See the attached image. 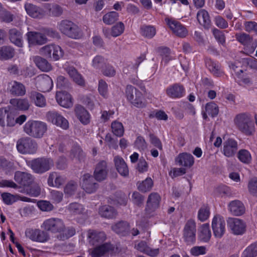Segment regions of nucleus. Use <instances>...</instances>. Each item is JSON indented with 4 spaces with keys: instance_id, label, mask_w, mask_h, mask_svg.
<instances>
[{
    "instance_id": "nucleus-13",
    "label": "nucleus",
    "mask_w": 257,
    "mask_h": 257,
    "mask_svg": "<svg viewBox=\"0 0 257 257\" xmlns=\"http://www.w3.org/2000/svg\"><path fill=\"white\" fill-rule=\"evenodd\" d=\"M35 84L38 89L42 92H48L53 87L52 80L46 74L38 76L35 79Z\"/></svg>"
},
{
    "instance_id": "nucleus-53",
    "label": "nucleus",
    "mask_w": 257,
    "mask_h": 257,
    "mask_svg": "<svg viewBox=\"0 0 257 257\" xmlns=\"http://www.w3.org/2000/svg\"><path fill=\"white\" fill-rule=\"evenodd\" d=\"M48 10L49 16L55 17H60L63 12V9L57 4L49 6Z\"/></svg>"
},
{
    "instance_id": "nucleus-34",
    "label": "nucleus",
    "mask_w": 257,
    "mask_h": 257,
    "mask_svg": "<svg viewBox=\"0 0 257 257\" xmlns=\"http://www.w3.org/2000/svg\"><path fill=\"white\" fill-rule=\"evenodd\" d=\"M197 18L199 24L205 28H208L211 24V20L208 13L205 10L201 9L197 14Z\"/></svg>"
},
{
    "instance_id": "nucleus-20",
    "label": "nucleus",
    "mask_w": 257,
    "mask_h": 257,
    "mask_svg": "<svg viewBox=\"0 0 257 257\" xmlns=\"http://www.w3.org/2000/svg\"><path fill=\"white\" fill-rule=\"evenodd\" d=\"M55 97L58 103L63 107L69 108L73 105L71 95L66 91H57Z\"/></svg>"
},
{
    "instance_id": "nucleus-14",
    "label": "nucleus",
    "mask_w": 257,
    "mask_h": 257,
    "mask_svg": "<svg viewBox=\"0 0 257 257\" xmlns=\"http://www.w3.org/2000/svg\"><path fill=\"white\" fill-rule=\"evenodd\" d=\"M115 248V247L113 244L105 243L92 248L90 254L92 257H102L112 253Z\"/></svg>"
},
{
    "instance_id": "nucleus-59",
    "label": "nucleus",
    "mask_w": 257,
    "mask_h": 257,
    "mask_svg": "<svg viewBox=\"0 0 257 257\" xmlns=\"http://www.w3.org/2000/svg\"><path fill=\"white\" fill-rule=\"evenodd\" d=\"M51 199L54 203H59L63 198V194L62 192L57 190H52L50 192Z\"/></svg>"
},
{
    "instance_id": "nucleus-37",
    "label": "nucleus",
    "mask_w": 257,
    "mask_h": 257,
    "mask_svg": "<svg viewBox=\"0 0 257 257\" xmlns=\"http://www.w3.org/2000/svg\"><path fill=\"white\" fill-rule=\"evenodd\" d=\"M30 98L34 101L35 105L40 107L46 105V100L44 96L40 93L33 91L30 93Z\"/></svg>"
},
{
    "instance_id": "nucleus-31",
    "label": "nucleus",
    "mask_w": 257,
    "mask_h": 257,
    "mask_svg": "<svg viewBox=\"0 0 257 257\" xmlns=\"http://www.w3.org/2000/svg\"><path fill=\"white\" fill-rule=\"evenodd\" d=\"M184 89L183 86L178 84H174L166 89L167 94L171 98H180L183 96Z\"/></svg>"
},
{
    "instance_id": "nucleus-29",
    "label": "nucleus",
    "mask_w": 257,
    "mask_h": 257,
    "mask_svg": "<svg viewBox=\"0 0 257 257\" xmlns=\"http://www.w3.org/2000/svg\"><path fill=\"white\" fill-rule=\"evenodd\" d=\"M87 236L89 239V242L92 244L97 243H101L106 239V235L103 232H97L94 230H89Z\"/></svg>"
},
{
    "instance_id": "nucleus-38",
    "label": "nucleus",
    "mask_w": 257,
    "mask_h": 257,
    "mask_svg": "<svg viewBox=\"0 0 257 257\" xmlns=\"http://www.w3.org/2000/svg\"><path fill=\"white\" fill-rule=\"evenodd\" d=\"M206 66L209 71L216 77H220L223 72L220 69L219 65L210 59L206 60Z\"/></svg>"
},
{
    "instance_id": "nucleus-32",
    "label": "nucleus",
    "mask_w": 257,
    "mask_h": 257,
    "mask_svg": "<svg viewBox=\"0 0 257 257\" xmlns=\"http://www.w3.org/2000/svg\"><path fill=\"white\" fill-rule=\"evenodd\" d=\"M25 8L27 14L33 18H40L44 15L41 9L32 4H26Z\"/></svg>"
},
{
    "instance_id": "nucleus-2",
    "label": "nucleus",
    "mask_w": 257,
    "mask_h": 257,
    "mask_svg": "<svg viewBox=\"0 0 257 257\" xmlns=\"http://www.w3.org/2000/svg\"><path fill=\"white\" fill-rule=\"evenodd\" d=\"M57 27L62 34L68 38L78 39L82 36L80 29L71 21L62 20L58 24Z\"/></svg>"
},
{
    "instance_id": "nucleus-36",
    "label": "nucleus",
    "mask_w": 257,
    "mask_h": 257,
    "mask_svg": "<svg viewBox=\"0 0 257 257\" xmlns=\"http://www.w3.org/2000/svg\"><path fill=\"white\" fill-rule=\"evenodd\" d=\"M100 215L106 218H112L116 215V212L113 207L108 205L101 206L99 209Z\"/></svg>"
},
{
    "instance_id": "nucleus-35",
    "label": "nucleus",
    "mask_w": 257,
    "mask_h": 257,
    "mask_svg": "<svg viewBox=\"0 0 257 257\" xmlns=\"http://www.w3.org/2000/svg\"><path fill=\"white\" fill-rule=\"evenodd\" d=\"M9 38L11 42L18 47H22V36L21 32L14 28L9 31Z\"/></svg>"
},
{
    "instance_id": "nucleus-15",
    "label": "nucleus",
    "mask_w": 257,
    "mask_h": 257,
    "mask_svg": "<svg viewBox=\"0 0 257 257\" xmlns=\"http://www.w3.org/2000/svg\"><path fill=\"white\" fill-rule=\"evenodd\" d=\"M29 46L42 45L48 42V39L43 32H28L26 34Z\"/></svg>"
},
{
    "instance_id": "nucleus-55",
    "label": "nucleus",
    "mask_w": 257,
    "mask_h": 257,
    "mask_svg": "<svg viewBox=\"0 0 257 257\" xmlns=\"http://www.w3.org/2000/svg\"><path fill=\"white\" fill-rule=\"evenodd\" d=\"M236 40L244 45H248L250 43L252 38L245 33H238L235 35Z\"/></svg>"
},
{
    "instance_id": "nucleus-40",
    "label": "nucleus",
    "mask_w": 257,
    "mask_h": 257,
    "mask_svg": "<svg viewBox=\"0 0 257 257\" xmlns=\"http://www.w3.org/2000/svg\"><path fill=\"white\" fill-rule=\"evenodd\" d=\"M66 209L73 215L82 214L85 210L83 206L77 202L70 203L66 207Z\"/></svg>"
},
{
    "instance_id": "nucleus-10",
    "label": "nucleus",
    "mask_w": 257,
    "mask_h": 257,
    "mask_svg": "<svg viewBox=\"0 0 257 257\" xmlns=\"http://www.w3.org/2000/svg\"><path fill=\"white\" fill-rule=\"evenodd\" d=\"M46 118L48 121L60 127L63 130H67L69 127L68 120L56 111H50L47 112L46 113Z\"/></svg>"
},
{
    "instance_id": "nucleus-43",
    "label": "nucleus",
    "mask_w": 257,
    "mask_h": 257,
    "mask_svg": "<svg viewBox=\"0 0 257 257\" xmlns=\"http://www.w3.org/2000/svg\"><path fill=\"white\" fill-rule=\"evenodd\" d=\"M145 59V56L142 55L137 58L135 62L132 64H128L123 68V72L125 74L130 73L136 71L140 64Z\"/></svg>"
},
{
    "instance_id": "nucleus-39",
    "label": "nucleus",
    "mask_w": 257,
    "mask_h": 257,
    "mask_svg": "<svg viewBox=\"0 0 257 257\" xmlns=\"http://www.w3.org/2000/svg\"><path fill=\"white\" fill-rule=\"evenodd\" d=\"M34 61L37 66L43 71L47 72L52 69L50 63L46 59L40 56L35 57L34 58Z\"/></svg>"
},
{
    "instance_id": "nucleus-58",
    "label": "nucleus",
    "mask_w": 257,
    "mask_h": 257,
    "mask_svg": "<svg viewBox=\"0 0 257 257\" xmlns=\"http://www.w3.org/2000/svg\"><path fill=\"white\" fill-rule=\"evenodd\" d=\"M37 205L40 209L43 211H50L54 209V206L48 201H39Z\"/></svg>"
},
{
    "instance_id": "nucleus-16",
    "label": "nucleus",
    "mask_w": 257,
    "mask_h": 257,
    "mask_svg": "<svg viewBox=\"0 0 257 257\" xmlns=\"http://www.w3.org/2000/svg\"><path fill=\"white\" fill-rule=\"evenodd\" d=\"M227 224L232 232L237 235L243 233L245 231V224L241 219L237 218H228Z\"/></svg>"
},
{
    "instance_id": "nucleus-19",
    "label": "nucleus",
    "mask_w": 257,
    "mask_h": 257,
    "mask_svg": "<svg viewBox=\"0 0 257 257\" xmlns=\"http://www.w3.org/2000/svg\"><path fill=\"white\" fill-rule=\"evenodd\" d=\"M14 179L19 184L23 186H29L34 181V178L31 174L21 171L15 172Z\"/></svg>"
},
{
    "instance_id": "nucleus-45",
    "label": "nucleus",
    "mask_w": 257,
    "mask_h": 257,
    "mask_svg": "<svg viewBox=\"0 0 257 257\" xmlns=\"http://www.w3.org/2000/svg\"><path fill=\"white\" fill-rule=\"evenodd\" d=\"M210 208L207 204L203 205L198 212V219L202 221H205L208 219L210 215Z\"/></svg>"
},
{
    "instance_id": "nucleus-23",
    "label": "nucleus",
    "mask_w": 257,
    "mask_h": 257,
    "mask_svg": "<svg viewBox=\"0 0 257 257\" xmlns=\"http://www.w3.org/2000/svg\"><path fill=\"white\" fill-rule=\"evenodd\" d=\"M238 149L237 142L232 139H229L223 143V154L227 157H233Z\"/></svg>"
},
{
    "instance_id": "nucleus-52",
    "label": "nucleus",
    "mask_w": 257,
    "mask_h": 257,
    "mask_svg": "<svg viewBox=\"0 0 257 257\" xmlns=\"http://www.w3.org/2000/svg\"><path fill=\"white\" fill-rule=\"evenodd\" d=\"M153 185V182L150 178H147L145 180L140 183L138 186V189L143 192L150 191Z\"/></svg>"
},
{
    "instance_id": "nucleus-8",
    "label": "nucleus",
    "mask_w": 257,
    "mask_h": 257,
    "mask_svg": "<svg viewBox=\"0 0 257 257\" xmlns=\"http://www.w3.org/2000/svg\"><path fill=\"white\" fill-rule=\"evenodd\" d=\"M41 53L47 58H52L54 60H58L63 56V52L61 48L56 45H47L40 49Z\"/></svg>"
},
{
    "instance_id": "nucleus-21",
    "label": "nucleus",
    "mask_w": 257,
    "mask_h": 257,
    "mask_svg": "<svg viewBox=\"0 0 257 257\" xmlns=\"http://www.w3.org/2000/svg\"><path fill=\"white\" fill-rule=\"evenodd\" d=\"M225 225V221L221 218L214 217L212 221V228L215 237L220 238L224 234Z\"/></svg>"
},
{
    "instance_id": "nucleus-9",
    "label": "nucleus",
    "mask_w": 257,
    "mask_h": 257,
    "mask_svg": "<svg viewBox=\"0 0 257 257\" xmlns=\"http://www.w3.org/2000/svg\"><path fill=\"white\" fill-rule=\"evenodd\" d=\"M196 223L192 219L187 221L183 230V237L187 244L194 243L196 240Z\"/></svg>"
},
{
    "instance_id": "nucleus-4",
    "label": "nucleus",
    "mask_w": 257,
    "mask_h": 257,
    "mask_svg": "<svg viewBox=\"0 0 257 257\" xmlns=\"http://www.w3.org/2000/svg\"><path fill=\"white\" fill-rule=\"evenodd\" d=\"M128 100L135 106L143 108L146 106V102L142 93L132 85H127L125 91Z\"/></svg>"
},
{
    "instance_id": "nucleus-63",
    "label": "nucleus",
    "mask_w": 257,
    "mask_h": 257,
    "mask_svg": "<svg viewBox=\"0 0 257 257\" xmlns=\"http://www.w3.org/2000/svg\"><path fill=\"white\" fill-rule=\"evenodd\" d=\"M98 89L101 96L104 97L107 96V84L105 81L102 79L99 81Z\"/></svg>"
},
{
    "instance_id": "nucleus-30",
    "label": "nucleus",
    "mask_w": 257,
    "mask_h": 257,
    "mask_svg": "<svg viewBox=\"0 0 257 257\" xmlns=\"http://www.w3.org/2000/svg\"><path fill=\"white\" fill-rule=\"evenodd\" d=\"M112 230L116 233L122 236L127 235L130 231L129 224L124 221H119L111 227Z\"/></svg>"
},
{
    "instance_id": "nucleus-48",
    "label": "nucleus",
    "mask_w": 257,
    "mask_h": 257,
    "mask_svg": "<svg viewBox=\"0 0 257 257\" xmlns=\"http://www.w3.org/2000/svg\"><path fill=\"white\" fill-rule=\"evenodd\" d=\"M78 185L76 182L74 181H69L64 188V192L69 196L73 195L77 190Z\"/></svg>"
},
{
    "instance_id": "nucleus-51",
    "label": "nucleus",
    "mask_w": 257,
    "mask_h": 257,
    "mask_svg": "<svg viewBox=\"0 0 257 257\" xmlns=\"http://www.w3.org/2000/svg\"><path fill=\"white\" fill-rule=\"evenodd\" d=\"M124 30V26L123 23L119 22L112 27L111 29V36L116 37L122 34Z\"/></svg>"
},
{
    "instance_id": "nucleus-22",
    "label": "nucleus",
    "mask_w": 257,
    "mask_h": 257,
    "mask_svg": "<svg viewBox=\"0 0 257 257\" xmlns=\"http://www.w3.org/2000/svg\"><path fill=\"white\" fill-rule=\"evenodd\" d=\"M66 181V178L59 173L52 172L49 174L47 183L50 187L59 188L62 186Z\"/></svg>"
},
{
    "instance_id": "nucleus-12",
    "label": "nucleus",
    "mask_w": 257,
    "mask_h": 257,
    "mask_svg": "<svg viewBox=\"0 0 257 257\" xmlns=\"http://www.w3.org/2000/svg\"><path fill=\"white\" fill-rule=\"evenodd\" d=\"M109 172V168L106 161H100L95 165L93 173L94 179L99 182L105 180Z\"/></svg>"
},
{
    "instance_id": "nucleus-11",
    "label": "nucleus",
    "mask_w": 257,
    "mask_h": 257,
    "mask_svg": "<svg viewBox=\"0 0 257 257\" xmlns=\"http://www.w3.org/2000/svg\"><path fill=\"white\" fill-rule=\"evenodd\" d=\"M161 199L160 196L157 193H151L149 195L145 210L147 215H151L159 207Z\"/></svg>"
},
{
    "instance_id": "nucleus-54",
    "label": "nucleus",
    "mask_w": 257,
    "mask_h": 257,
    "mask_svg": "<svg viewBox=\"0 0 257 257\" xmlns=\"http://www.w3.org/2000/svg\"><path fill=\"white\" fill-rule=\"evenodd\" d=\"M112 133L117 137H121L124 133L123 127L121 122L113 121L111 123Z\"/></svg>"
},
{
    "instance_id": "nucleus-5",
    "label": "nucleus",
    "mask_w": 257,
    "mask_h": 257,
    "mask_svg": "<svg viewBox=\"0 0 257 257\" xmlns=\"http://www.w3.org/2000/svg\"><path fill=\"white\" fill-rule=\"evenodd\" d=\"M27 164L35 173L42 174L51 169L53 162L49 158H38L28 162Z\"/></svg>"
},
{
    "instance_id": "nucleus-33",
    "label": "nucleus",
    "mask_w": 257,
    "mask_h": 257,
    "mask_svg": "<svg viewBox=\"0 0 257 257\" xmlns=\"http://www.w3.org/2000/svg\"><path fill=\"white\" fill-rule=\"evenodd\" d=\"M11 104L16 109L26 110L29 108V101L26 98H13L10 101Z\"/></svg>"
},
{
    "instance_id": "nucleus-64",
    "label": "nucleus",
    "mask_w": 257,
    "mask_h": 257,
    "mask_svg": "<svg viewBox=\"0 0 257 257\" xmlns=\"http://www.w3.org/2000/svg\"><path fill=\"white\" fill-rule=\"evenodd\" d=\"M248 188L252 195L257 197V179L253 178L248 182Z\"/></svg>"
},
{
    "instance_id": "nucleus-62",
    "label": "nucleus",
    "mask_w": 257,
    "mask_h": 257,
    "mask_svg": "<svg viewBox=\"0 0 257 257\" xmlns=\"http://www.w3.org/2000/svg\"><path fill=\"white\" fill-rule=\"evenodd\" d=\"M49 235L47 231L38 229L36 241L45 242L49 239Z\"/></svg>"
},
{
    "instance_id": "nucleus-26",
    "label": "nucleus",
    "mask_w": 257,
    "mask_h": 257,
    "mask_svg": "<svg viewBox=\"0 0 257 257\" xmlns=\"http://www.w3.org/2000/svg\"><path fill=\"white\" fill-rule=\"evenodd\" d=\"M176 162L180 166L190 168L194 163V157L193 156L187 153H183L180 154L176 158Z\"/></svg>"
},
{
    "instance_id": "nucleus-57",
    "label": "nucleus",
    "mask_w": 257,
    "mask_h": 257,
    "mask_svg": "<svg viewBox=\"0 0 257 257\" xmlns=\"http://www.w3.org/2000/svg\"><path fill=\"white\" fill-rule=\"evenodd\" d=\"M70 155L72 158H76L79 160L82 159L84 157V153L81 148L78 146L73 147Z\"/></svg>"
},
{
    "instance_id": "nucleus-17",
    "label": "nucleus",
    "mask_w": 257,
    "mask_h": 257,
    "mask_svg": "<svg viewBox=\"0 0 257 257\" xmlns=\"http://www.w3.org/2000/svg\"><path fill=\"white\" fill-rule=\"evenodd\" d=\"M165 21L170 29L176 36L181 38L185 37L187 36L188 33L187 30L179 22L169 18H166Z\"/></svg>"
},
{
    "instance_id": "nucleus-46",
    "label": "nucleus",
    "mask_w": 257,
    "mask_h": 257,
    "mask_svg": "<svg viewBox=\"0 0 257 257\" xmlns=\"http://www.w3.org/2000/svg\"><path fill=\"white\" fill-rule=\"evenodd\" d=\"M118 14L115 12H110L104 15L103 17V21L106 25H111L118 19Z\"/></svg>"
},
{
    "instance_id": "nucleus-44",
    "label": "nucleus",
    "mask_w": 257,
    "mask_h": 257,
    "mask_svg": "<svg viewBox=\"0 0 257 257\" xmlns=\"http://www.w3.org/2000/svg\"><path fill=\"white\" fill-rule=\"evenodd\" d=\"M211 236L209 225L208 223L203 224L200 229L199 237L204 241H208Z\"/></svg>"
},
{
    "instance_id": "nucleus-18",
    "label": "nucleus",
    "mask_w": 257,
    "mask_h": 257,
    "mask_svg": "<svg viewBox=\"0 0 257 257\" xmlns=\"http://www.w3.org/2000/svg\"><path fill=\"white\" fill-rule=\"evenodd\" d=\"M94 177L89 174H85L82 177V187L88 193L96 191L98 184L95 182Z\"/></svg>"
},
{
    "instance_id": "nucleus-3",
    "label": "nucleus",
    "mask_w": 257,
    "mask_h": 257,
    "mask_svg": "<svg viewBox=\"0 0 257 257\" xmlns=\"http://www.w3.org/2000/svg\"><path fill=\"white\" fill-rule=\"evenodd\" d=\"M46 130V123L38 121H28L24 126V131L27 135L36 138H41Z\"/></svg>"
},
{
    "instance_id": "nucleus-25",
    "label": "nucleus",
    "mask_w": 257,
    "mask_h": 257,
    "mask_svg": "<svg viewBox=\"0 0 257 257\" xmlns=\"http://www.w3.org/2000/svg\"><path fill=\"white\" fill-rule=\"evenodd\" d=\"M74 112L77 118L83 124L90 122V115L85 108L81 105H77L74 108Z\"/></svg>"
},
{
    "instance_id": "nucleus-60",
    "label": "nucleus",
    "mask_w": 257,
    "mask_h": 257,
    "mask_svg": "<svg viewBox=\"0 0 257 257\" xmlns=\"http://www.w3.org/2000/svg\"><path fill=\"white\" fill-rule=\"evenodd\" d=\"M0 12V19L3 22L11 23L13 21L14 16L10 12L2 9Z\"/></svg>"
},
{
    "instance_id": "nucleus-24",
    "label": "nucleus",
    "mask_w": 257,
    "mask_h": 257,
    "mask_svg": "<svg viewBox=\"0 0 257 257\" xmlns=\"http://www.w3.org/2000/svg\"><path fill=\"white\" fill-rule=\"evenodd\" d=\"M230 212L234 216H240L245 211L243 204L238 200L231 201L228 205Z\"/></svg>"
},
{
    "instance_id": "nucleus-41",
    "label": "nucleus",
    "mask_w": 257,
    "mask_h": 257,
    "mask_svg": "<svg viewBox=\"0 0 257 257\" xmlns=\"http://www.w3.org/2000/svg\"><path fill=\"white\" fill-rule=\"evenodd\" d=\"M10 91L13 95L23 96L26 94V88L22 83L14 81L12 84Z\"/></svg>"
},
{
    "instance_id": "nucleus-7",
    "label": "nucleus",
    "mask_w": 257,
    "mask_h": 257,
    "mask_svg": "<svg viewBox=\"0 0 257 257\" xmlns=\"http://www.w3.org/2000/svg\"><path fill=\"white\" fill-rule=\"evenodd\" d=\"M18 151L22 154H34L38 149L36 142L30 138H22L17 143Z\"/></svg>"
},
{
    "instance_id": "nucleus-61",
    "label": "nucleus",
    "mask_w": 257,
    "mask_h": 257,
    "mask_svg": "<svg viewBox=\"0 0 257 257\" xmlns=\"http://www.w3.org/2000/svg\"><path fill=\"white\" fill-rule=\"evenodd\" d=\"M62 234L61 235V238L63 240L68 239L73 236L76 233V230L73 227H68L62 231Z\"/></svg>"
},
{
    "instance_id": "nucleus-42",
    "label": "nucleus",
    "mask_w": 257,
    "mask_h": 257,
    "mask_svg": "<svg viewBox=\"0 0 257 257\" xmlns=\"http://www.w3.org/2000/svg\"><path fill=\"white\" fill-rule=\"evenodd\" d=\"M15 55V50L10 46H3L0 48V59L8 60Z\"/></svg>"
},
{
    "instance_id": "nucleus-50",
    "label": "nucleus",
    "mask_w": 257,
    "mask_h": 257,
    "mask_svg": "<svg viewBox=\"0 0 257 257\" xmlns=\"http://www.w3.org/2000/svg\"><path fill=\"white\" fill-rule=\"evenodd\" d=\"M238 159L242 163L249 164L251 160V157L250 153L246 150L241 149L237 154Z\"/></svg>"
},
{
    "instance_id": "nucleus-47",
    "label": "nucleus",
    "mask_w": 257,
    "mask_h": 257,
    "mask_svg": "<svg viewBox=\"0 0 257 257\" xmlns=\"http://www.w3.org/2000/svg\"><path fill=\"white\" fill-rule=\"evenodd\" d=\"M142 35L148 38H152L156 35V29L152 26H143L141 28Z\"/></svg>"
},
{
    "instance_id": "nucleus-27",
    "label": "nucleus",
    "mask_w": 257,
    "mask_h": 257,
    "mask_svg": "<svg viewBox=\"0 0 257 257\" xmlns=\"http://www.w3.org/2000/svg\"><path fill=\"white\" fill-rule=\"evenodd\" d=\"M135 248L152 257L157 256L159 253V248H152L149 246L145 241H141L135 245Z\"/></svg>"
},
{
    "instance_id": "nucleus-1",
    "label": "nucleus",
    "mask_w": 257,
    "mask_h": 257,
    "mask_svg": "<svg viewBox=\"0 0 257 257\" xmlns=\"http://www.w3.org/2000/svg\"><path fill=\"white\" fill-rule=\"evenodd\" d=\"M234 123L236 128L246 136H252L255 132L254 122L249 113L237 114L234 118Z\"/></svg>"
},
{
    "instance_id": "nucleus-6",
    "label": "nucleus",
    "mask_w": 257,
    "mask_h": 257,
    "mask_svg": "<svg viewBox=\"0 0 257 257\" xmlns=\"http://www.w3.org/2000/svg\"><path fill=\"white\" fill-rule=\"evenodd\" d=\"M41 227L47 231L55 234L61 233L65 229V224L61 219L52 217L45 220Z\"/></svg>"
},
{
    "instance_id": "nucleus-56",
    "label": "nucleus",
    "mask_w": 257,
    "mask_h": 257,
    "mask_svg": "<svg viewBox=\"0 0 257 257\" xmlns=\"http://www.w3.org/2000/svg\"><path fill=\"white\" fill-rule=\"evenodd\" d=\"M206 112L212 117L216 116L218 113V107L213 102H210L206 104L205 106Z\"/></svg>"
},
{
    "instance_id": "nucleus-49",
    "label": "nucleus",
    "mask_w": 257,
    "mask_h": 257,
    "mask_svg": "<svg viewBox=\"0 0 257 257\" xmlns=\"http://www.w3.org/2000/svg\"><path fill=\"white\" fill-rule=\"evenodd\" d=\"M106 63V60L101 56H96L92 61V67L96 69L101 70Z\"/></svg>"
},
{
    "instance_id": "nucleus-28",
    "label": "nucleus",
    "mask_w": 257,
    "mask_h": 257,
    "mask_svg": "<svg viewBox=\"0 0 257 257\" xmlns=\"http://www.w3.org/2000/svg\"><path fill=\"white\" fill-rule=\"evenodd\" d=\"M115 168L118 172L122 176H127L129 173L127 166L124 160L119 156H115L114 158Z\"/></svg>"
}]
</instances>
